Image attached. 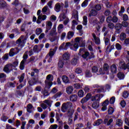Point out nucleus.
<instances>
[{
  "mask_svg": "<svg viewBox=\"0 0 129 129\" xmlns=\"http://www.w3.org/2000/svg\"><path fill=\"white\" fill-rule=\"evenodd\" d=\"M72 24V30H73V31H75V28L76 26L78 25V22H77V20H73Z\"/></svg>",
  "mask_w": 129,
  "mask_h": 129,
  "instance_id": "obj_21",
  "label": "nucleus"
},
{
  "mask_svg": "<svg viewBox=\"0 0 129 129\" xmlns=\"http://www.w3.org/2000/svg\"><path fill=\"white\" fill-rule=\"evenodd\" d=\"M46 89H48V88H46V87L45 88V90L43 91V96L44 97H46V96H48L49 95V92H48V91Z\"/></svg>",
  "mask_w": 129,
  "mask_h": 129,
  "instance_id": "obj_52",
  "label": "nucleus"
},
{
  "mask_svg": "<svg viewBox=\"0 0 129 129\" xmlns=\"http://www.w3.org/2000/svg\"><path fill=\"white\" fill-rule=\"evenodd\" d=\"M108 103L109 102L108 101V99H106L103 103H102V111H105L107 109V105H108Z\"/></svg>",
  "mask_w": 129,
  "mask_h": 129,
  "instance_id": "obj_12",
  "label": "nucleus"
},
{
  "mask_svg": "<svg viewBox=\"0 0 129 129\" xmlns=\"http://www.w3.org/2000/svg\"><path fill=\"white\" fill-rule=\"evenodd\" d=\"M60 10H61V5H60V3H56L54 6V10L57 13H59Z\"/></svg>",
  "mask_w": 129,
  "mask_h": 129,
  "instance_id": "obj_20",
  "label": "nucleus"
},
{
  "mask_svg": "<svg viewBox=\"0 0 129 129\" xmlns=\"http://www.w3.org/2000/svg\"><path fill=\"white\" fill-rule=\"evenodd\" d=\"M79 55H82L83 58L86 59L88 57H89V52L88 51H84V49L81 48L79 52Z\"/></svg>",
  "mask_w": 129,
  "mask_h": 129,
  "instance_id": "obj_7",
  "label": "nucleus"
},
{
  "mask_svg": "<svg viewBox=\"0 0 129 129\" xmlns=\"http://www.w3.org/2000/svg\"><path fill=\"white\" fill-rule=\"evenodd\" d=\"M77 30L80 32V33H82V29L83 28V26L82 25H78L77 26Z\"/></svg>",
  "mask_w": 129,
  "mask_h": 129,
  "instance_id": "obj_49",
  "label": "nucleus"
},
{
  "mask_svg": "<svg viewBox=\"0 0 129 129\" xmlns=\"http://www.w3.org/2000/svg\"><path fill=\"white\" fill-rule=\"evenodd\" d=\"M75 44H80L81 42H82V38L81 37H77L75 39Z\"/></svg>",
  "mask_w": 129,
  "mask_h": 129,
  "instance_id": "obj_36",
  "label": "nucleus"
},
{
  "mask_svg": "<svg viewBox=\"0 0 129 129\" xmlns=\"http://www.w3.org/2000/svg\"><path fill=\"white\" fill-rule=\"evenodd\" d=\"M71 63H72V65H74V66H75V65H77V63H78V59H77L76 58H74L72 60Z\"/></svg>",
  "mask_w": 129,
  "mask_h": 129,
  "instance_id": "obj_39",
  "label": "nucleus"
},
{
  "mask_svg": "<svg viewBox=\"0 0 129 129\" xmlns=\"http://www.w3.org/2000/svg\"><path fill=\"white\" fill-rule=\"evenodd\" d=\"M102 122V119H98L97 121L95 122V124L94 125H99L100 123Z\"/></svg>",
  "mask_w": 129,
  "mask_h": 129,
  "instance_id": "obj_60",
  "label": "nucleus"
},
{
  "mask_svg": "<svg viewBox=\"0 0 129 129\" xmlns=\"http://www.w3.org/2000/svg\"><path fill=\"white\" fill-rule=\"evenodd\" d=\"M110 71L112 74H116L117 72V68L116 67V65L113 64L111 66Z\"/></svg>",
  "mask_w": 129,
  "mask_h": 129,
  "instance_id": "obj_15",
  "label": "nucleus"
},
{
  "mask_svg": "<svg viewBox=\"0 0 129 129\" xmlns=\"http://www.w3.org/2000/svg\"><path fill=\"white\" fill-rule=\"evenodd\" d=\"M62 80L64 83H69V78L66 76H63L62 77Z\"/></svg>",
  "mask_w": 129,
  "mask_h": 129,
  "instance_id": "obj_31",
  "label": "nucleus"
},
{
  "mask_svg": "<svg viewBox=\"0 0 129 129\" xmlns=\"http://www.w3.org/2000/svg\"><path fill=\"white\" fill-rule=\"evenodd\" d=\"M23 59L22 61L25 62L28 59V51H26L23 56Z\"/></svg>",
  "mask_w": 129,
  "mask_h": 129,
  "instance_id": "obj_42",
  "label": "nucleus"
},
{
  "mask_svg": "<svg viewBox=\"0 0 129 129\" xmlns=\"http://www.w3.org/2000/svg\"><path fill=\"white\" fill-rule=\"evenodd\" d=\"M118 65L120 69H123V70H126L127 69L129 71V63L126 64L123 60H120Z\"/></svg>",
  "mask_w": 129,
  "mask_h": 129,
  "instance_id": "obj_6",
  "label": "nucleus"
},
{
  "mask_svg": "<svg viewBox=\"0 0 129 129\" xmlns=\"http://www.w3.org/2000/svg\"><path fill=\"white\" fill-rule=\"evenodd\" d=\"M72 44L71 42H67L66 43V45L64 48H63L64 50H67V49L68 48H69V47H70V48H71V46H72Z\"/></svg>",
  "mask_w": 129,
  "mask_h": 129,
  "instance_id": "obj_48",
  "label": "nucleus"
},
{
  "mask_svg": "<svg viewBox=\"0 0 129 129\" xmlns=\"http://www.w3.org/2000/svg\"><path fill=\"white\" fill-rule=\"evenodd\" d=\"M78 95L79 97H83V96H84V92H83V90H79L78 93Z\"/></svg>",
  "mask_w": 129,
  "mask_h": 129,
  "instance_id": "obj_45",
  "label": "nucleus"
},
{
  "mask_svg": "<svg viewBox=\"0 0 129 129\" xmlns=\"http://www.w3.org/2000/svg\"><path fill=\"white\" fill-rule=\"evenodd\" d=\"M126 38V34L124 33H122L120 35V40L121 41H124V39Z\"/></svg>",
  "mask_w": 129,
  "mask_h": 129,
  "instance_id": "obj_35",
  "label": "nucleus"
},
{
  "mask_svg": "<svg viewBox=\"0 0 129 129\" xmlns=\"http://www.w3.org/2000/svg\"><path fill=\"white\" fill-rule=\"evenodd\" d=\"M58 18L59 19V22H63V21L67 19V17H66L65 13H62L60 14Z\"/></svg>",
  "mask_w": 129,
  "mask_h": 129,
  "instance_id": "obj_19",
  "label": "nucleus"
},
{
  "mask_svg": "<svg viewBox=\"0 0 129 129\" xmlns=\"http://www.w3.org/2000/svg\"><path fill=\"white\" fill-rule=\"evenodd\" d=\"M89 17H95V16H97V12L95 10L92 9L89 14Z\"/></svg>",
  "mask_w": 129,
  "mask_h": 129,
  "instance_id": "obj_22",
  "label": "nucleus"
},
{
  "mask_svg": "<svg viewBox=\"0 0 129 129\" xmlns=\"http://www.w3.org/2000/svg\"><path fill=\"white\" fill-rule=\"evenodd\" d=\"M92 36L95 44L97 45H99V44H100V39L99 38L97 37L96 35H95V33H93Z\"/></svg>",
  "mask_w": 129,
  "mask_h": 129,
  "instance_id": "obj_16",
  "label": "nucleus"
},
{
  "mask_svg": "<svg viewBox=\"0 0 129 129\" xmlns=\"http://www.w3.org/2000/svg\"><path fill=\"white\" fill-rule=\"evenodd\" d=\"M73 17L75 19V21H78V12L76 11Z\"/></svg>",
  "mask_w": 129,
  "mask_h": 129,
  "instance_id": "obj_51",
  "label": "nucleus"
},
{
  "mask_svg": "<svg viewBox=\"0 0 129 129\" xmlns=\"http://www.w3.org/2000/svg\"><path fill=\"white\" fill-rule=\"evenodd\" d=\"M115 48L118 50V51H120V50H121L122 47L119 43H116L115 44Z\"/></svg>",
  "mask_w": 129,
  "mask_h": 129,
  "instance_id": "obj_58",
  "label": "nucleus"
},
{
  "mask_svg": "<svg viewBox=\"0 0 129 129\" xmlns=\"http://www.w3.org/2000/svg\"><path fill=\"white\" fill-rule=\"evenodd\" d=\"M28 39V35H21L19 38L17 40L16 44L18 45V47L23 48L26 44V42Z\"/></svg>",
  "mask_w": 129,
  "mask_h": 129,
  "instance_id": "obj_3",
  "label": "nucleus"
},
{
  "mask_svg": "<svg viewBox=\"0 0 129 129\" xmlns=\"http://www.w3.org/2000/svg\"><path fill=\"white\" fill-rule=\"evenodd\" d=\"M46 80L45 81V88H51V86L53 85V83L52 82L53 81L54 78L53 77V75H48L47 76Z\"/></svg>",
  "mask_w": 129,
  "mask_h": 129,
  "instance_id": "obj_4",
  "label": "nucleus"
},
{
  "mask_svg": "<svg viewBox=\"0 0 129 129\" xmlns=\"http://www.w3.org/2000/svg\"><path fill=\"white\" fill-rule=\"evenodd\" d=\"M43 102L47 104L49 107H51V106H52V104L53 103V101L47 99L45 100Z\"/></svg>",
  "mask_w": 129,
  "mask_h": 129,
  "instance_id": "obj_28",
  "label": "nucleus"
},
{
  "mask_svg": "<svg viewBox=\"0 0 129 129\" xmlns=\"http://www.w3.org/2000/svg\"><path fill=\"white\" fill-rule=\"evenodd\" d=\"M78 47V43H74V45L72 44L71 46V50H73V51H77Z\"/></svg>",
  "mask_w": 129,
  "mask_h": 129,
  "instance_id": "obj_24",
  "label": "nucleus"
},
{
  "mask_svg": "<svg viewBox=\"0 0 129 129\" xmlns=\"http://www.w3.org/2000/svg\"><path fill=\"white\" fill-rule=\"evenodd\" d=\"M12 69V63H8L5 66L3 69V71L5 72V73H10Z\"/></svg>",
  "mask_w": 129,
  "mask_h": 129,
  "instance_id": "obj_9",
  "label": "nucleus"
},
{
  "mask_svg": "<svg viewBox=\"0 0 129 129\" xmlns=\"http://www.w3.org/2000/svg\"><path fill=\"white\" fill-rule=\"evenodd\" d=\"M118 21V18H117V17L115 16V15L112 18V22L113 23H117Z\"/></svg>",
  "mask_w": 129,
  "mask_h": 129,
  "instance_id": "obj_54",
  "label": "nucleus"
},
{
  "mask_svg": "<svg viewBox=\"0 0 129 129\" xmlns=\"http://www.w3.org/2000/svg\"><path fill=\"white\" fill-rule=\"evenodd\" d=\"M55 53H56V49H51L50 51L49 52V60H48V62H50L51 61H52V57L54 56L55 54Z\"/></svg>",
  "mask_w": 129,
  "mask_h": 129,
  "instance_id": "obj_13",
  "label": "nucleus"
},
{
  "mask_svg": "<svg viewBox=\"0 0 129 129\" xmlns=\"http://www.w3.org/2000/svg\"><path fill=\"white\" fill-rule=\"evenodd\" d=\"M62 58L63 60H69L70 59V54L68 52L64 53L62 55Z\"/></svg>",
  "mask_w": 129,
  "mask_h": 129,
  "instance_id": "obj_25",
  "label": "nucleus"
},
{
  "mask_svg": "<svg viewBox=\"0 0 129 129\" xmlns=\"http://www.w3.org/2000/svg\"><path fill=\"white\" fill-rule=\"evenodd\" d=\"M94 88H97L94 90V92H105V90L107 89L108 91L110 90L111 87L109 85H106L105 88L103 86L100 87L97 85H94L93 86Z\"/></svg>",
  "mask_w": 129,
  "mask_h": 129,
  "instance_id": "obj_1",
  "label": "nucleus"
},
{
  "mask_svg": "<svg viewBox=\"0 0 129 129\" xmlns=\"http://www.w3.org/2000/svg\"><path fill=\"white\" fill-rule=\"evenodd\" d=\"M108 27L109 29H113L114 28V24L111 22H109L108 24Z\"/></svg>",
  "mask_w": 129,
  "mask_h": 129,
  "instance_id": "obj_61",
  "label": "nucleus"
},
{
  "mask_svg": "<svg viewBox=\"0 0 129 129\" xmlns=\"http://www.w3.org/2000/svg\"><path fill=\"white\" fill-rule=\"evenodd\" d=\"M113 122V119L112 118H106L104 120V123L106 125H110Z\"/></svg>",
  "mask_w": 129,
  "mask_h": 129,
  "instance_id": "obj_11",
  "label": "nucleus"
},
{
  "mask_svg": "<svg viewBox=\"0 0 129 129\" xmlns=\"http://www.w3.org/2000/svg\"><path fill=\"white\" fill-rule=\"evenodd\" d=\"M86 77H91L92 75H91V73L89 70L86 71L85 73Z\"/></svg>",
  "mask_w": 129,
  "mask_h": 129,
  "instance_id": "obj_57",
  "label": "nucleus"
},
{
  "mask_svg": "<svg viewBox=\"0 0 129 129\" xmlns=\"http://www.w3.org/2000/svg\"><path fill=\"white\" fill-rule=\"evenodd\" d=\"M74 87L76 88V89H81V88H82V86H81V85H80V84L79 83L75 84Z\"/></svg>",
  "mask_w": 129,
  "mask_h": 129,
  "instance_id": "obj_56",
  "label": "nucleus"
},
{
  "mask_svg": "<svg viewBox=\"0 0 129 129\" xmlns=\"http://www.w3.org/2000/svg\"><path fill=\"white\" fill-rule=\"evenodd\" d=\"M72 105V103L70 102L63 103L61 105V107L60 108L61 111H62V112H67L68 109H69L70 107H71Z\"/></svg>",
  "mask_w": 129,
  "mask_h": 129,
  "instance_id": "obj_5",
  "label": "nucleus"
},
{
  "mask_svg": "<svg viewBox=\"0 0 129 129\" xmlns=\"http://www.w3.org/2000/svg\"><path fill=\"white\" fill-rule=\"evenodd\" d=\"M109 103H110V104H113L114 102H115V97L113 96L110 99V100L108 101Z\"/></svg>",
  "mask_w": 129,
  "mask_h": 129,
  "instance_id": "obj_47",
  "label": "nucleus"
},
{
  "mask_svg": "<svg viewBox=\"0 0 129 129\" xmlns=\"http://www.w3.org/2000/svg\"><path fill=\"white\" fill-rule=\"evenodd\" d=\"M19 68L20 70H24L25 69V61H22L21 62Z\"/></svg>",
  "mask_w": 129,
  "mask_h": 129,
  "instance_id": "obj_44",
  "label": "nucleus"
},
{
  "mask_svg": "<svg viewBox=\"0 0 129 129\" xmlns=\"http://www.w3.org/2000/svg\"><path fill=\"white\" fill-rule=\"evenodd\" d=\"M77 98H78L77 95L73 94L70 96V100L72 102H75V101H77Z\"/></svg>",
  "mask_w": 129,
  "mask_h": 129,
  "instance_id": "obj_17",
  "label": "nucleus"
},
{
  "mask_svg": "<svg viewBox=\"0 0 129 129\" xmlns=\"http://www.w3.org/2000/svg\"><path fill=\"white\" fill-rule=\"evenodd\" d=\"M98 68H97V67H93L92 68V72L93 73H96V72H98Z\"/></svg>",
  "mask_w": 129,
  "mask_h": 129,
  "instance_id": "obj_53",
  "label": "nucleus"
},
{
  "mask_svg": "<svg viewBox=\"0 0 129 129\" xmlns=\"http://www.w3.org/2000/svg\"><path fill=\"white\" fill-rule=\"evenodd\" d=\"M32 108H33V105L32 104H29L27 105V112H29V113H32Z\"/></svg>",
  "mask_w": 129,
  "mask_h": 129,
  "instance_id": "obj_32",
  "label": "nucleus"
},
{
  "mask_svg": "<svg viewBox=\"0 0 129 129\" xmlns=\"http://www.w3.org/2000/svg\"><path fill=\"white\" fill-rule=\"evenodd\" d=\"M48 116V111H45L41 115V118L42 119H44L45 117Z\"/></svg>",
  "mask_w": 129,
  "mask_h": 129,
  "instance_id": "obj_40",
  "label": "nucleus"
},
{
  "mask_svg": "<svg viewBox=\"0 0 129 129\" xmlns=\"http://www.w3.org/2000/svg\"><path fill=\"white\" fill-rule=\"evenodd\" d=\"M8 119H9V117L5 115V114L2 115V116L1 117V120H2V121H4V122H6V121H7Z\"/></svg>",
  "mask_w": 129,
  "mask_h": 129,
  "instance_id": "obj_34",
  "label": "nucleus"
},
{
  "mask_svg": "<svg viewBox=\"0 0 129 129\" xmlns=\"http://www.w3.org/2000/svg\"><path fill=\"white\" fill-rule=\"evenodd\" d=\"M73 36H74V32L69 31L68 33L67 38L69 40H70V39H71V38H73Z\"/></svg>",
  "mask_w": 129,
  "mask_h": 129,
  "instance_id": "obj_30",
  "label": "nucleus"
},
{
  "mask_svg": "<svg viewBox=\"0 0 129 129\" xmlns=\"http://www.w3.org/2000/svg\"><path fill=\"white\" fill-rule=\"evenodd\" d=\"M63 66H64V62L63 61V60H60L58 63V67L59 68H63Z\"/></svg>",
  "mask_w": 129,
  "mask_h": 129,
  "instance_id": "obj_50",
  "label": "nucleus"
},
{
  "mask_svg": "<svg viewBox=\"0 0 129 129\" xmlns=\"http://www.w3.org/2000/svg\"><path fill=\"white\" fill-rule=\"evenodd\" d=\"M103 97V95L101 94V95H96L95 96H93L91 98V100L92 101H99L100 100V97Z\"/></svg>",
  "mask_w": 129,
  "mask_h": 129,
  "instance_id": "obj_10",
  "label": "nucleus"
},
{
  "mask_svg": "<svg viewBox=\"0 0 129 129\" xmlns=\"http://www.w3.org/2000/svg\"><path fill=\"white\" fill-rule=\"evenodd\" d=\"M83 25L84 26H87V16H84L83 17Z\"/></svg>",
  "mask_w": 129,
  "mask_h": 129,
  "instance_id": "obj_41",
  "label": "nucleus"
},
{
  "mask_svg": "<svg viewBox=\"0 0 129 129\" xmlns=\"http://www.w3.org/2000/svg\"><path fill=\"white\" fill-rule=\"evenodd\" d=\"M43 32V30H42V29L41 28H38L36 30V34L37 35V36H39L41 33Z\"/></svg>",
  "mask_w": 129,
  "mask_h": 129,
  "instance_id": "obj_55",
  "label": "nucleus"
},
{
  "mask_svg": "<svg viewBox=\"0 0 129 129\" xmlns=\"http://www.w3.org/2000/svg\"><path fill=\"white\" fill-rule=\"evenodd\" d=\"M128 95H129L128 92H124L123 93L122 96L124 98H127V97H128Z\"/></svg>",
  "mask_w": 129,
  "mask_h": 129,
  "instance_id": "obj_63",
  "label": "nucleus"
},
{
  "mask_svg": "<svg viewBox=\"0 0 129 129\" xmlns=\"http://www.w3.org/2000/svg\"><path fill=\"white\" fill-rule=\"evenodd\" d=\"M103 70L104 71H108L109 70V66L107 63H104L103 65Z\"/></svg>",
  "mask_w": 129,
  "mask_h": 129,
  "instance_id": "obj_46",
  "label": "nucleus"
},
{
  "mask_svg": "<svg viewBox=\"0 0 129 129\" xmlns=\"http://www.w3.org/2000/svg\"><path fill=\"white\" fill-rule=\"evenodd\" d=\"M62 95V92H58L55 95H54V98H58V97H60Z\"/></svg>",
  "mask_w": 129,
  "mask_h": 129,
  "instance_id": "obj_62",
  "label": "nucleus"
},
{
  "mask_svg": "<svg viewBox=\"0 0 129 129\" xmlns=\"http://www.w3.org/2000/svg\"><path fill=\"white\" fill-rule=\"evenodd\" d=\"M73 87L70 86L67 87L66 89V91L68 94H72V92H73Z\"/></svg>",
  "mask_w": 129,
  "mask_h": 129,
  "instance_id": "obj_18",
  "label": "nucleus"
},
{
  "mask_svg": "<svg viewBox=\"0 0 129 129\" xmlns=\"http://www.w3.org/2000/svg\"><path fill=\"white\" fill-rule=\"evenodd\" d=\"M19 52H20V49L18 48H11L9 52V55L11 57H13L15 55H17Z\"/></svg>",
  "mask_w": 129,
  "mask_h": 129,
  "instance_id": "obj_8",
  "label": "nucleus"
},
{
  "mask_svg": "<svg viewBox=\"0 0 129 129\" xmlns=\"http://www.w3.org/2000/svg\"><path fill=\"white\" fill-rule=\"evenodd\" d=\"M116 124L118 126H121L122 125V120L120 119H117L116 121Z\"/></svg>",
  "mask_w": 129,
  "mask_h": 129,
  "instance_id": "obj_37",
  "label": "nucleus"
},
{
  "mask_svg": "<svg viewBox=\"0 0 129 129\" xmlns=\"http://www.w3.org/2000/svg\"><path fill=\"white\" fill-rule=\"evenodd\" d=\"M18 65H19V61L18 60H15L13 64H11V68H16Z\"/></svg>",
  "mask_w": 129,
  "mask_h": 129,
  "instance_id": "obj_43",
  "label": "nucleus"
},
{
  "mask_svg": "<svg viewBox=\"0 0 129 129\" xmlns=\"http://www.w3.org/2000/svg\"><path fill=\"white\" fill-rule=\"evenodd\" d=\"M122 28V25L120 23H117L115 25V29L116 31H119Z\"/></svg>",
  "mask_w": 129,
  "mask_h": 129,
  "instance_id": "obj_33",
  "label": "nucleus"
},
{
  "mask_svg": "<svg viewBox=\"0 0 129 129\" xmlns=\"http://www.w3.org/2000/svg\"><path fill=\"white\" fill-rule=\"evenodd\" d=\"M58 128V125L57 124H53L51 125L49 127V129H57Z\"/></svg>",
  "mask_w": 129,
  "mask_h": 129,
  "instance_id": "obj_64",
  "label": "nucleus"
},
{
  "mask_svg": "<svg viewBox=\"0 0 129 129\" xmlns=\"http://www.w3.org/2000/svg\"><path fill=\"white\" fill-rule=\"evenodd\" d=\"M48 35L50 37H52L49 39L50 42H54L56 40H59V35L56 30V28H52L48 33Z\"/></svg>",
  "mask_w": 129,
  "mask_h": 129,
  "instance_id": "obj_2",
  "label": "nucleus"
},
{
  "mask_svg": "<svg viewBox=\"0 0 129 129\" xmlns=\"http://www.w3.org/2000/svg\"><path fill=\"white\" fill-rule=\"evenodd\" d=\"M108 112L109 114H112L113 113V112H114V110L113 109V108H112L111 107L109 108V109L108 110Z\"/></svg>",
  "mask_w": 129,
  "mask_h": 129,
  "instance_id": "obj_59",
  "label": "nucleus"
},
{
  "mask_svg": "<svg viewBox=\"0 0 129 129\" xmlns=\"http://www.w3.org/2000/svg\"><path fill=\"white\" fill-rule=\"evenodd\" d=\"M117 77L119 80H123L124 79V74L123 73L119 72L117 74Z\"/></svg>",
  "mask_w": 129,
  "mask_h": 129,
  "instance_id": "obj_23",
  "label": "nucleus"
},
{
  "mask_svg": "<svg viewBox=\"0 0 129 129\" xmlns=\"http://www.w3.org/2000/svg\"><path fill=\"white\" fill-rule=\"evenodd\" d=\"M92 107L94 109H97V108H98V107H99V102H94L92 104Z\"/></svg>",
  "mask_w": 129,
  "mask_h": 129,
  "instance_id": "obj_29",
  "label": "nucleus"
},
{
  "mask_svg": "<svg viewBox=\"0 0 129 129\" xmlns=\"http://www.w3.org/2000/svg\"><path fill=\"white\" fill-rule=\"evenodd\" d=\"M7 78V75L4 73H0V82L4 83L6 81Z\"/></svg>",
  "mask_w": 129,
  "mask_h": 129,
  "instance_id": "obj_14",
  "label": "nucleus"
},
{
  "mask_svg": "<svg viewBox=\"0 0 129 129\" xmlns=\"http://www.w3.org/2000/svg\"><path fill=\"white\" fill-rule=\"evenodd\" d=\"M63 29H64V25H63V24H59L57 27L58 33H59V34H61Z\"/></svg>",
  "mask_w": 129,
  "mask_h": 129,
  "instance_id": "obj_26",
  "label": "nucleus"
},
{
  "mask_svg": "<svg viewBox=\"0 0 129 129\" xmlns=\"http://www.w3.org/2000/svg\"><path fill=\"white\" fill-rule=\"evenodd\" d=\"M7 7V2L4 0H0V8L3 9Z\"/></svg>",
  "mask_w": 129,
  "mask_h": 129,
  "instance_id": "obj_27",
  "label": "nucleus"
},
{
  "mask_svg": "<svg viewBox=\"0 0 129 129\" xmlns=\"http://www.w3.org/2000/svg\"><path fill=\"white\" fill-rule=\"evenodd\" d=\"M88 0H85L81 5L82 8H86L88 6Z\"/></svg>",
  "mask_w": 129,
  "mask_h": 129,
  "instance_id": "obj_38",
  "label": "nucleus"
}]
</instances>
